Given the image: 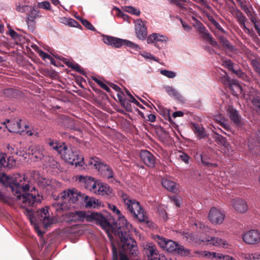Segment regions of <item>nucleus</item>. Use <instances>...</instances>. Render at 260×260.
<instances>
[{"label": "nucleus", "instance_id": "obj_53", "mask_svg": "<svg viewBox=\"0 0 260 260\" xmlns=\"http://www.w3.org/2000/svg\"><path fill=\"white\" fill-rule=\"evenodd\" d=\"M220 125L223 127L224 129H225L226 131H229L230 129V126L229 124L225 123L223 121H220Z\"/></svg>", "mask_w": 260, "mask_h": 260}, {"label": "nucleus", "instance_id": "obj_32", "mask_svg": "<svg viewBox=\"0 0 260 260\" xmlns=\"http://www.w3.org/2000/svg\"><path fill=\"white\" fill-rule=\"evenodd\" d=\"M43 162L47 168L57 169L59 166L58 163L52 157L50 156H45Z\"/></svg>", "mask_w": 260, "mask_h": 260}, {"label": "nucleus", "instance_id": "obj_4", "mask_svg": "<svg viewBox=\"0 0 260 260\" xmlns=\"http://www.w3.org/2000/svg\"><path fill=\"white\" fill-rule=\"evenodd\" d=\"M82 186L91 192L107 198L113 194V189L106 183L96 181L91 177L82 176Z\"/></svg>", "mask_w": 260, "mask_h": 260}, {"label": "nucleus", "instance_id": "obj_15", "mask_svg": "<svg viewBox=\"0 0 260 260\" xmlns=\"http://www.w3.org/2000/svg\"><path fill=\"white\" fill-rule=\"evenodd\" d=\"M243 241L248 244H255L260 242V233L256 230H251L242 236Z\"/></svg>", "mask_w": 260, "mask_h": 260}, {"label": "nucleus", "instance_id": "obj_1", "mask_svg": "<svg viewBox=\"0 0 260 260\" xmlns=\"http://www.w3.org/2000/svg\"><path fill=\"white\" fill-rule=\"evenodd\" d=\"M11 190L16 197V200L21 206L24 208V213L29 219L31 224H35L36 221H39L47 228L53 222V219L48 211V207H45L39 210L34 215L32 210L28 207H33L40 203L42 197L36 196L32 193H27L30 190L29 181L25 175H17L15 180L10 185Z\"/></svg>", "mask_w": 260, "mask_h": 260}, {"label": "nucleus", "instance_id": "obj_28", "mask_svg": "<svg viewBox=\"0 0 260 260\" xmlns=\"http://www.w3.org/2000/svg\"><path fill=\"white\" fill-rule=\"evenodd\" d=\"M192 129L199 139L204 138L206 136L204 128L202 124L192 123Z\"/></svg>", "mask_w": 260, "mask_h": 260}, {"label": "nucleus", "instance_id": "obj_64", "mask_svg": "<svg viewBox=\"0 0 260 260\" xmlns=\"http://www.w3.org/2000/svg\"><path fill=\"white\" fill-rule=\"evenodd\" d=\"M254 26L256 30L260 29V21L259 20L257 23H255Z\"/></svg>", "mask_w": 260, "mask_h": 260}, {"label": "nucleus", "instance_id": "obj_30", "mask_svg": "<svg viewBox=\"0 0 260 260\" xmlns=\"http://www.w3.org/2000/svg\"><path fill=\"white\" fill-rule=\"evenodd\" d=\"M165 90L167 93L174 99L179 101H183V97L173 87L169 86H166L165 87Z\"/></svg>", "mask_w": 260, "mask_h": 260}, {"label": "nucleus", "instance_id": "obj_10", "mask_svg": "<svg viewBox=\"0 0 260 260\" xmlns=\"http://www.w3.org/2000/svg\"><path fill=\"white\" fill-rule=\"evenodd\" d=\"M103 40L105 44L115 48H120L123 45H125L135 50L139 49L138 45L127 40L106 36L104 37Z\"/></svg>", "mask_w": 260, "mask_h": 260}, {"label": "nucleus", "instance_id": "obj_39", "mask_svg": "<svg viewBox=\"0 0 260 260\" xmlns=\"http://www.w3.org/2000/svg\"><path fill=\"white\" fill-rule=\"evenodd\" d=\"M251 65L254 71L257 73L260 71V59H253L251 61Z\"/></svg>", "mask_w": 260, "mask_h": 260}, {"label": "nucleus", "instance_id": "obj_48", "mask_svg": "<svg viewBox=\"0 0 260 260\" xmlns=\"http://www.w3.org/2000/svg\"><path fill=\"white\" fill-rule=\"evenodd\" d=\"M6 155L0 151V168L6 166Z\"/></svg>", "mask_w": 260, "mask_h": 260}, {"label": "nucleus", "instance_id": "obj_40", "mask_svg": "<svg viewBox=\"0 0 260 260\" xmlns=\"http://www.w3.org/2000/svg\"><path fill=\"white\" fill-rule=\"evenodd\" d=\"M125 10L126 12L136 16H139L140 14V11L139 9H136L132 6L125 7Z\"/></svg>", "mask_w": 260, "mask_h": 260}, {"label": "nucleus", "instance_id": "obj_24", "mask_svg": "<svg viewBox=\"0 0 260 260\" xmlns=\"http://www.w3.org/2000/svg\"><path fill=\"white\" fill-rule=\"evenodd\" d=\"M63 219L66 222L69 223L80 221L81 220V211L68 212L64 214Z\"/></svg>", "mask_w": 260, "mask_h": 260}, {"label": "nucleus", "instance_id": "obj_25", "mask_svg": "<svg viewBox=\"0 0 260 260\" xmlns=\"http://www.w3.org/2000/svg\"><path fill=\"white\" fill-rule=\"evenodd\" d=\"M232 204L234 209L239 212L244 213L247 210V203L243 199H234L232 201Z\"/></svg>", "mask_w": 260, "mask_h": 260}, {"label": "nucleus", "instance_id": "obj_62", "mask_svg": "<svg viewBox=\"0 0 260 260\" xmlns=\"http://www.w3.org/2000/svg\"><path fill=\"white\" fill-rule=\"evenodd\" d=\"M75 64V62H72V61H68V62H67V63H66L67 66L68 67H69V68H71V69H72V68H73V67L74 66V65Z\"/></svg>", "mask_w": 260, "mask_h": 260}, {"label": "nucleus", "instance_id": "obj_49", "mask_svg": "<svg viewBox=\"0 0 260 260\" xmlns=\"http://www.w3.org/2000/svg\"><path fill=\"white\" fill-rule=\"evenodd\" d=\"M39 55L40 56L44 59H49L51 60L52 59V58L51 57L50 55L48 54L47 53L44 52V51L42 50L39 51Z\"/></svg>", "mask_w": 260, "mask_h": 260}, {"label": "nucleus", "instance_id": "obj_23", "mask_svg": "<svg viewBox=\"0 0 260 260\" xmlns=\"http://www.w3.org/2000/svg\"><path fill=\"white\" fill-rule=\"evenodd\" d=\"M250 99L256 112L260 114V94L257 90L250 92Z\"/></svg>", "mask_w": 260, "mask_h": 260}, {"label": "nucleus", "instance_id": "obj_22", "mask_svg": "<svg viewBox=\"0 0 260 260\" xmlns=\"http://www.w3.org/2000/svg\"><path fill=\"white\" fill-rule=\"evenodd\" d=\"M82 194V198H84L83 205L86 208H99L102 206V203L99 200L95 199L93 197H89L87 196H83Z\"/></svg>", "mask_w": 260, "mask_h": 260}, {"label": "nucleus", "instance_id": "obj_43", "mask_svg": "<svg viewBox=\"0 0 260 260\" xmlns=\"http://www.w3.org/2000/svg\"><path fill=\"white\" fill-rule=\"evenodd\" d=\"M93 80L95 81V82L98 84L102 88H103L104 90L107 91V92H110V89L108 87V86L104 83L102 81H101L100 79H98L97 78H94Z\"/></svg>", "mask_w": 260, "mask_h": 260}, {"label": "nucleus", "instance_id": "obj_34", "mask_svg": "<svg viewBox=\"0 0 260 260\" xmlns=\"http://www.w3.org/2000/svg\"><path fill=\"white\" fill-rule=\"evenodd\" d=\"M225 67L233 73L235 74L239 77L244 76V74L240 70H236L234 68V64L231 60H226L224 62Z\"/></svg>", "mask_w": 260, "mask_h": 260}, {"label": "nucleus", "instance_id": "obj_41", "mask_svg": "<svg viewBox=\"0 0 260 260\" xmlns=\"http://www.w3.org/2000/svg\"><path fill=\"white\" fill-rule=\"evenodd\" d=\"M38 7L39 8L43 9L46 10H51V7L50 3L48 1H43L38 4Z\"/></svg>", "mask_w": 260, "mask_h": 260}, {"label": "nucleus", "instance_id": "obj_36", "mask_svg": "<svg viewBox=\"0 0 260 260\" xmlns=\"http://www.w3.org/2000/svg\"><path fill=\"white\" fill-rule=\"evenodd\" d=\"M215 141L218 144H220L225 147H228L229 145V143L227 141L226 138L219 134H216Z\"/></svg>", "mask_w": 260, "mask_h": 260}, {"label": "nucleus", "instance_id": "obj_20", "mask_svg": "<svg viewBox=\"0 0 260 260\" xmlns=\"http://www.w3.org/2000/svg\"><path fill=\"white\" fill-rule=\"evenodd\" d=\"M135 31L137 37L140 40H144L147 35V30L145 22L138 19L135 22Z\"/></svg>", "mask_w": 260, "mask_h": 260}, {"label": "nucleus", "instance_id": "obj_2", "mask_svg": "<svg viewBox=\"0 0 260 260\" xmlns=\"http://www.w3.org/2000/svg\"><path fill=\"white\" fill-rule=\"evenodd\" d=\"M84 219L87 221L95 222L97 224H99L110 238L112 237L111 233H114L120 239L122 243V250L120 251L118 254L116 247L113 246L112 260H129L127 253L130 256L137 255L138 250L136 242L130 236L129 232L126 230L125 228L119 226L117 229H116L105 217L97 213L86 215L82 212V221Z\"/></svg>", "mask_w": 260, "mask_h": 260}, {"label": "nucleus", "instance_id": "obj_6", "mask_svg": "<svg viewBox=\"0 0 260 260\" xmlns=\"http://www.w3.org/2000/svg\"><path fill=\"white\" fill-rule=\"evenodd\" d=\"M154 240L163 249L169 252L177 253L181 255H186L189 253L188 251L183 246L180 245L178 243L162 237L156 235Z\"/></svg>", "mask_w": 260, "mask_h": 260}, {"label": "nucleus", "instance_id": "obj_7", "mask_svg": "<svg viewBox=\"0 0 260 260\" xmlns=\"http://www.w3.org/2000/svg\"><path fill=\"white\" fill-rule=\"evenodd\" d=\"M121 198L124 203L127 209L135 218L138 219L140 221H145V214L138 202L131 199L125 193H122Z\"/></svg>", "mask_w": 260, "mask_h": 260}, {"label": "nucleus", "instance_id": "obj_13", "mask_svg": "<svg viewBox=\"0 0 260 260\" xmlns=\"http://www.w3.org/2000/svg\"><path fill=\"white\" fill-rule=\"evenodd\" d=\"M63 150V151H61L59 154L63 159L72 165H75V166L80 165L81 161L78 160L79 155L76 152L68 149L66 145H65V148Z\"/></svg>", "mask_w": 260, "mask_h": 260}, {"label": "nucleus", "instance_id": "obj_57", "mask_svg": "<svg viewBox=\"0 0 260 260\" xmlns=\"http://www.w3.org/2000/svg\"><path fill=\"white\" fill-rule=\"evenodd\" d=\"M148 120L152 122H153L156 120V116L153 114H150L148 115Z\"/></svg>", "mask_w": 260, "mask_h": 260}, {"label": "nucleus", "instance_id": "obj_5", "mask_svg": "<svg viewBox=\"0 0 260 260\" xmlns=\"http://www.w3.org/2000/svg\"><path fill=\"white\" fill-rule=\"evenodd\" d=\"M88 168H94L98 170L101 176L107 178L109 181L113 182L115 180L114 178V172L111 167L106 164L97 157H91L89 159L84 160L82 157V169H85V167Z\"/></svg>", "mask_w": 260, "mask_h": 260}, {"label": "nucleus", "instance_id": "obj_8", "mask_svg": "<svg viewBox=\"0 0 260 260\" xmlns=\"http://www.w3.org/2000/svg\"><path fill=\"white\" fill-rule=\"evenodd\" d=\"M121 198L124 203L127 209L135 218L138 219L140 221H145V214L138 202L131 199L125 193H122Z\"/></svg>", "mask_w": 260, "mask_h": 260}, {"label": "nucleus", "instance_id": "obj_14", "mask_svg": "<svg viewBox=\"0 0 260 260\" xmlns=\"http://www.w3.org/2000/svg\"><path fill=\"white\" fill-rule=\"evenodd\" d=\"M224 213L215 207H212L208 214L209 220L213 224H220L225 218Z\"/></svg>", "mask_w": 260, "mask_h": 260}, {"label": "nucleus", "instance_id": "obj_44", "mask_svg": "<svg viewBox=\"0 0 260 260\" xmlns=\"http://www.w3.org/2000/svg\"><path fill=\"white\" fill-rule=\"evenodd\" d=\"M160 73L164 76H165L169 78H173L176 75V74L175 72L166 70H161Z\"/></svg>", "mask_w": 260, "mask_h": 260}, {"label": "nucleus", "instance_id": "obj_51", "mask_svg": "<svg viewBox=\"0 0 260 260\" xmlns=\"http://www.w3.org/2000/svg\"><path fill=\"white\" fill-rule=\"evenodd\" d=\"M179 158L186 164H188L189 156L186 153H182L179 155Z\"/></svg>", "mask_w": 260, "mask_h": 260}, {"label": "nucleus", "instance_id": "obj_60", "mask_svg": "<svg viewBox=\"0 0 260 260\" xmlns=\"http://www.w3.org/2000/svg\"><path fill=\"white\" fill-rule=\"evenodd\" d=\"M201 161L202 163L205 166L208 167L210 162L205 160V159L201 156Z\"/></svg>", "mask_w": 260, "mask_h": 260}, {"label": "nucleus", "instance_id": "obj_61", "mask_svg": "<svg viewBox=\"0 0 260 260\" xmlns=\"http://www.w3.org/2000/svg\"><path fill=\"white\" fill-rule=\"evenodd\" d=\"M213 24L215 26H216V27L218 29H219L220 30H223V29L221 28V27L220 25L219 24V23L217 22L215 20H213Z\"/></svg>", "mask_w": 260, "mask_h": 260}, {"label": "nucleus", "instance_id": "obj_11", "mask_svg": "<svg viewBox=\"0 0 260 260\" xmlns=\"http://www.w3.org/2000/svg\"><path fill=\"white\" fill-rule=\"evenodd\" d=\"M42 15L39 10H37L35 7H31V9L27 12L26 16V23L28 28L31 31L35 29L36 20L41 18Z\"/></svg>", "mask_w": 260, "mask_h": 260}, {"label": "nucleus", "instance_id": "obj_31", "mask_svg": "<svg viewBox=\"0 0 260 260\" xmlns=\"http://www.w3.org/2000/svg\"><path fill=\"white\" fill-rule=\"evenodd\" d=\"M161 184L164 188L172 192L177 190V184L174 182L167 179H163L161 181Z\"/></svg>", "mask_w": 260, "mask_h": 260}, {"label": "nucleus", "instance_id": "obj_21", "mask_svg": "<svg viewBox=\"0 0 260 260\" xmlns=\"http://www.w3.org/2000/svg\"><path fill=\"white\" fill-rule=\"evenodd\" d=\"M32 157L35 158L37 160H44L45 156H47V153L44 147L41 146H36L31 150Z\"/></svg>", "mask_w": 260, "mask_h": 260}, {"label": "nucleus", "instance_id": "obj_46", "mask_svg": "<svg viewBox=\"0 0 260 260\" xmlns=\"http://www.w3.org/2000/svg\"><path fill=\"white\" fill-rule=\"evenodd\" d=\"M121 105H122V107H123L125 108V109L127 111H128V112L132 111L131 105L129 103V101H128L127 99H125V100L121 101Z\"/></svg>", "mask_w": 260, "mask_h": 260}, {"label": "nucleus", "instance_id": "obj_58", "mask_svg": "<svg viewBox=\"0 0 260 260\" xmlns=\"http://www.w3.org/2000/svg\"><path fill=\"white\" fill-rule=\"evenodd\" d=\"M72 69L78 72V73H81V69L79 65L77 63H75V64L74 65V66L73 67V68Z\"/></svg>", "mask_w": 260, "mask_h": 260}, {"label": "nucleus", "instance_id": "obj_33", "mask_svg": "<svg viewBox=\"0 0 260 260\" xmlns=\"http://www.w3.org/2000/svg\"><path fill=\"white\" fill-rule=\"evenodd\" d=\"M48 144L52 148L56 151L58 154H59L61 151H63L62 149L65 148L66 145L64 143H59L57 141H54L51 139L49 140Z\"/></svg>", "mask_w": 260, "mask_h": 260}, {"label": "nucleus", "instance_id": "obj_54", "mask_svg": "<svg viewBox=\"0 0 260 260\" xmlns=\"http://www.w3.org/2000/svg\"><path fill=\"white\" fill-rule=\"evenodd\" d=\"M181 23H182L183 27L186 31H188L191 29V28L190 26H189L186 23L183 22L182 20H181Z\"/></svg>", "mask_w": 260, "mask_h": 260}, {"label": "nucleus", "instance_id": "obj_29", "mask_svg": "<svg viewBox=\"0 0 260 260\" xmlns=\"http://www.w3.org/2000/svg\"><path fill=\"white\" fill-rule=\"evenodd\" d=\"M44 187L46 188L48 190H52L59 186L58 183L55 180H48L43 178L41 181Z\"/></svg>", "mask_w": 260, "mask_h": 260}, {"label": "nucleus", "instance_id": "obj_52", "mask_svg": "<svg viewBox=\"0 0 260 260\" xmlns=\"http://www.w3.org/2000/svg\"><path fill=\"white\" fill-rule=\"evenodd\" d=\"M143 56L146 58H149L151 59H153L154 60H156L155 59V57L153 56L151 54L148 52H144L142 54Z\"/></svg>", "mask_w": 260, "mask_h": 260}, {"label": "nucleus", "instance_id": "obj_17", "mask_svg": "<svg viewBox=\"0 0 260 260\" xmlns=\"http://www.w3.org/2000/svg\"><path fill=\"white\" fill-rule=\"evenodd\" d=\"M200 243H203L206 245H213L214 246L224 247L227 245L226 242L224 240L218 237H212L209 236H206L205 238H200L198 240Z\"/></svg>", "mask_w": 260, "mask_h": 260}, {"label": "nucleus", "instance_id": "obj_9", "mask_svg": "<svg viewBox=\"0 0 260 260\" xmlns=\"http://www.w3.org/2000/svg\"><path fill=\"white\" fill-rule=\"evenodd\" d=\"M6 127L10 132L21 133L25 132L26 134L29 136H35L38 137L39 133L35 129H30L29 126L24 124L23 126L21 124V119L9 120L6 119Z\"/></svg>", "mask_w": 260, "mask_h": 260}, {"label": "nucleus", "instance_id": "obj_50", "mask_svg": "<svg viewBox=\"0 0 260 260\" xmlns=\"http://www.w3.org/2000/svg\"><path fill=\"white\" fill-rule=\"evenodd\" d=\"M68 21H69L68 26H70L71 27H77L80 26V25L79 24V23L75 20H74L73 18H70L69 20Z\"/></svg>", "mask_w": 260, "mask_h": 260}, {"label": "nucleus", "instance_id": "obj_18", "mask_svg": "<svg viewBox=\"0 0 260 260\" xmlns=\"http://www.w3.org/2000/svg\"><path fill=\"white\" fill-rule=\"evenodd\" d=\"M168 38L159 34L154 33L148 37L147 42L148 44H153L157 48L160 49L162 47L163 44L167 42Z\"/></svg>", "mask_w": 260, "mask_h": 260}, {"label": "nucleus", "instance_id": "obj_35", "mask_svg": "<svg viewBox=\"0 0 260 260\" xmlns=\"http://www.w3.org/2000/svg\"><path fill=\"white\" fill-rule=\"evenodd\" d=\"M207 256H212L214 258H217L218 259H222L223 260H236L233 257H231L228 255H224L222 253H217L214 252H208L207 254H206Z\"/></svg>", "mask_w": 260, "mask_h": 260}, {"label": "nucleus", "instance_id": "obj_38", "mask_svg": "<svg viewBox=\"0 0 260 260\" xmlns=\"http://www.w3.org/2000/svg\"><path fill=\"white\" fill-rule=\"evenodd\" d=\"M7 148L11 151V152L12 154L15 153V154H17L18 155L22 156L24 157L25 158L26 157V156H25V155H26V153L24 151H21V150L19 151L17 149V148L16 149H15L10 145H8V146H7Z\"/></svg>", "mask_w": 260, "mask_h": 260}, {"label": "nucleus", "instance_id": "obj_42", "mask_svg": "<svg viewBox=\"0 0 260 260\" xmlns=\"http://www.w3.org/2000/svg\"><path fill=\"white\" fill-rule=\"evenodd\" d=\"M245 257L248 260H260V253H254L251 254H247L245 255Z\"/></svg>", "mask_w": 260, "mask_h": 260}, {"label": "nucleus", "instance_id": "obj_26", "mask_svg": "<svg viewBox=\"0 0 260 260\" xmlns=\"http://www.w3.org/2000/svg\"><path fill=\"white\" fill-rule=\"evenodd\" d=\"M198 30L200 33L202 35V38L204 40L209 42L212 45H215L216 44V42L213 40V37L202 23H200L199 24Z\"/></svg>", "mask_w": 260, "mask_h": 260}, {"label": "nucleus", "instance_id": "obj_19", "mask_svg": "<svg viewBox=\"0 0 260 260\" xmlns=\"http://www.w3.org/2000/svg\"><path fill=\"white\" fill-rule=\"evenodd\" d=\"M227 112L231 120L236 126L241 127L244 125V121L237 110L232 107H230Z\"/></svg>", "mask_w": 260, "mask_h": 260}, {"label": "nucleus", "instance_id": "obj_55", "mask_svg": "<svg viewBox=\"0 0 260 260\" xmlns=\"http://www.w3.org/2000/svg\"><path fill=\"white\" fill-rule=\"evenodd\" d=\"M183 115H184V113L183 112L178 111H176V112H174L173 114V116L174 118H175L177 117H181V116H183Z\"/></svg>", "mask_w": 260, "mask_h": 260}, {"label": "nucleus", "instance_id": "obj_56", "mask_svg": "<svg viewBox=\"0 0 260 260\" xmlns=\"http://www.w3.org/2000/svg\"><path fill=\"white\" fill-rule=\"evenodd\" d=\"M70 18H67V17H61L60 18V22L63 24H64L66 25H68L69 24V20Z\"/></svg>", "mask_w": 260, "mask_h": 260}, {"label": "nucleus", "instance_id": "obj_12", "mask_svg": "<svg viewBox=\"0 0 260 260\" xmlns=\"http://www.w3.org/2000/svg\"><path fill=\"white\" fill-rule=\"evenodd\" d=\"M108 207H109V208L112 210L113 211V212L114 213H115L116 216H117V218H118V220H120V221H122V225H120V223H118V222L117 221H113L112 222H111L110 221H109V218L108 217H106L105 216V217L106 218V219H107L108 220V221L112 224V225L114 228H116V229H117L118 228L119 226H123L125 228H126L124 226H123L124 224H126V219H125L124 217L122 215V214L121 213V212L117 208V207H116V206L114 205H112V204H108ZM82 212L86 214V215H89L91 213H92V212H90V213H86L85 212H84L82 211ZM98 213V212H96ZM98 214H100L101 215H102L103 216V215L101 213H99ZM103 216L104 217V216L103 215ZM126 230V229H125Z\"/></svg>", "mask_w": 260, "mask_h": 260}, {"label": "nucleus", "instance_id": "obj_45", "mask_svg": "<svg viewBox=\"0 0 260 260\" xmlns=\"http://www.w3.org/2000/svg\"><path fill=\"white\" fill-rule=\"evenodd\" d=\"M82 25H84L87 29L92 30L96 31L95 27L92 24L86 19L82 18Z\"/></svg>", "mask_w": 260, "mask_h": 260}, {"label": "nucleus", "instance_id": "obj_59", "mask_svg": "<svg viewBox=\"0 0 260 260\" xmlns=\"http://www.w3.org/2000/svg\"><path fill=\"white\" fill-rule=\"evenodd\" d=\"M13 92V90L12 89H7L4 90V93L8 96L11 95Z\"/></svg>", "mask_w": 260, "mask_h": 260}, {"label": "nucleus", "instance_id": "obj_63", "mask_svg": "<svg viewBox=\"0 0 260 260\" xmlns=\"http://www.w3.org/2000/svg\"><path fill=\"white\" fill-rule=\"evenodd\" d=\"M250 20L253 24L257 23V22L259 21V20H257V19L255 16H252L250 18Z\"/></svg>", "mask_w": 260, "mask_h": 260}, {"label": "nucleus", "instance_id": "obj_47", "mask_svg": "<svg viewBox=\"0 0 260 260\" xmlns=\"http://www.w3.org/2000/svg\"><path fill=\"white\" fill-rule=\"evenodd\" d=\"M170 199L171 201L176 206V207H180V200L178 197L174 195L170 197Z\"/></svg>", "mask_w": 260, "mask_h": 260}, {"label": "nucleus", "instance_id": "obj_16", "mask_svg": "<svg viewBox=\"0 0 260 260\" xmlns=\"http://www.w3.org/2000/svg\"><path fill=\"white\" fill-rule=\"evenodd\" d=\"M141 160L144 164L150 169L155 167L156 164V157L153 154L147 150H142L140 153Z\"/></svg>", "mask_w": 260, "mask_h": 260}, {"label": "nucleus", "instance_id": "obj_3", "mask_svg": "<svg viewBox=\"0 0 260 260\" xmlns=\"http://www.w3.org/2000/svg\"><path fill=\"white\" fill-rule=\"evenodd\" d=\"M81 196V192L75 188L65 189L61 193L62 202H55L52 204V207L58 213L72 210L76 207L77 202Z\"/></svg>", "mask_w": 260, "mask_h": 260}, {"label": "nucleus", "instance_id": "obj_27", "mask_svg": "<svg viewBox=\"0 0 260 260\" xmlns=\"http://www.w3.org/2000/svg\"><path fill=\"white\" fill-rule=\"evenodd\" d=\"M32 6L29 5L27 0H19L15 4L16 10L21 13H27Z\"/></svg>", "mask_w": 260, "mask_h": 260}, {"label": "nucleus", "instance_id": "obj_37", "mask_svg": "<svg viewBox=\"0 0 260 260\" xmlns=\"http://www.w3.org/2000/svg\"><path fill=\"white\" fill-rule=\"evenodd\" d=\"M235 16L237 18L239 24L241 23H245L246 20V17L244 14L239 10H236L235 12Z\"/></svg>", "mask_w": 260, "mask_h": 260}]
</instances>
